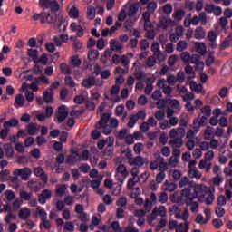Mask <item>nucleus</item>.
<instances>
[{"label":"nucleus","mask_w":232,"mask_h":232,"mask_svg":"<svg viewBox=\"0 0 232 232\" xmlns=\"http://www.w3.org/2000/svg\"><path fill=\"white\" fill-rule=\"evenodd\" d=\"M34 21H39L42 24H55L57 23L58 28H61L63 24L66 23V19L63 14H58L53 12H44L40 14H34L33 15Z\"/></svg>","instance_id":"f257e3e1"},{"label":"nucleus","mask_w":232,"mask_h":232,"mask_svg":"<svg viewBox=\"0 0 232 232\" xmlns=\"http://www.w3.org/2000/svg\"><path fill=\"white\" fill-rule=\"evenodd\" d=\"M96 130H102L104 135H110L113 129L119 128V120L117 118H111V115L108 112L101 114L100 121L95 124Z\"/></svg>","instance_id":"f03ea898"},{"label":"nucleus","mask_w":232,"mask_h":232,"mask_svg":"<svg viewBox=\"0 0 232 232\" xmlns=\"http://www.w3.org/2000/svg\"><path fill=\"white\" fill-rule=\"evenodd\" d=\"M182 197H185L187 200H193L200 195V186L189 184L188 188L181 190Z\"/></svg>","instance_id":"7ed1b4c3"},{"label":"nucleus","mask_w":232,"mask_h":232,"mask_svg":"<svg viewBox=\"0 0 232 232\" xmlns=\"http://www.w3.org/2000/svg\"><path fill=\"white\" fill-rule=\"evenodd\" d=\"M169 228L170 231L176 232H188L189 231V222L185 221L184 223L177 222L176 220L169 221Z\"/></svg>","instance_id":"20e7f679"},{"label":"nucleus","mask_w":232,"mask_h":232,"mask_svg":"<svg viewBox=\"0 0 232 232\" xmlns=\"http://www.w3.org/2000/svg\"><path fill=\"white\" fill-rule=\"evenodd\" d=\"M128 175H130V172H128L126 166L124 164H120L116 169V175H115L116 180H118L119 182H121V184H122L126 179V178L128 177Z\"/></svg>","instance_id":"39448f33"},{"label":"nucleus","mask_w":232,"mask_h":232,"mask_svg":"<svg viewBox=\"0 0 232 232\" xmlns=\"http://www.w3.org/2000/svg\"><path fill=\"white\" fill-rule=\"evenodd\" d=\"M177 23L169 18L162 17L160 19V23L158 24V28L160 30H169L176 26Z\"/></svg>","instance_id":"423d86ee"},{"label":"nucleus","mask_w":232,"mask_h":232,"mask_svg":"<svg viewBox=\"0 0 232 232\" xmlns=\"http://www.w3.org/2000/svg\"><path fill=\"white\" fill-rule=\"evenodd\" d=\"M15 177H21L22 180H28L32 175V169L28 167L16 169L14 171Z\"/></svg>","instance_id":"0eeeda50"},{"label":"nucleus","mask_w":232,"mask_h":232,"mask_svg":"<svg viewBox=\"0 0 232 232\" xmlns=\"http://www.w3.org/2000/svg\"><path fill=\"white\" fill-rule=\"evenodd\" d=\"M74 211L76 215H78V218L81 222H88V220H90V216H88V213L84 212V206L76 204Z\"/></svg>","instance_id":"6e6552de"},{"label":"nucleus","mask_w":232,"mask_h":232,"mask_svg":"<svg viewBox=\"0 0 232 232\" xmlns=\"http://www.w3.org/2000/svg\"><path fill=\"white\" fill-rule=\"evenodd\" d=\"M191 64H195L194 68L197 72H203L205 63L200 60V55L198 54H192L190 56Z\"/></svg>","instance_id":"1a4fd4ad"},{"label":"nucleus","mask_w":232,"mask_h":232,"mask_svg":"<svg viewBox=\"0 0 232 232\" xmlns=\"http://www.w3.org/2000/svg\"><path fill=\"white\" fill-rule=\"evenodd\" d=\"M67 118H68V110H66V106L65 105L60 106L56 112L57 122L61 124L64 122Z\"/></svg>","instance_id":"9d476101"},{"label":"nucleus","mask_w":232,"mask_h":232,"mask_svg":"<svg viewBox=\"0 0 232 232\" xmlns=\"http://www.w3.org/2000/svg\"><path fill=\"white\" fill-rule=\"evenodd\" d=\"M168 215V208H166L164 206H160L158 208H155L150 214V218L152 220H157V217L164 218Z\"/></svg>","instance_id":"9b49d317"},{"label":"nucleus","mask_w":232,"mask_h":232,"mask_svg":"<svg viewBox=\"0 0 232 232\" xmlns=\"http://www.w3.org/2000/svg\"><path fill=\"white\" fill-rule=\"evenodd\" d=\"M169 138L170 139H184V136L186 135V130L182 127H178L177 129H171L169 130Z\"/></svg>","instance_id":"f8f14e48"},{"label":"nucleus","mask_w":232,"mask_h":232,"mask_svg":"<svg viewBox=\"0 0 232 232\" xmlns=\"http://www.w3.org/2000/svg\"><path fill=\"white\" fill-rule=\"evenodd\" d=\"M137 12H139V5L137 4H130L129 5L127 16L129 19H132V21H138L139 16H137Z\"/></svg>","instance_id":"ddd939ff"},{"label":"nucleus","mask_w":232,"mask_h":232,"mask_svg":"<svg viewBox=\"0 0 232 232\" xmlns=\"http://www.w3.org/2000/svg\"><path fill=\"white\" fill-rule=\"evenodd\" d=\"M27 187L29 188V189H31V191H34L35 193H37L41 191V188H43V183L35 179H33L27 182Z\"/></svg>","instance_id":"4468645a"},{"label":"nucleus","mask_w":232,"mask_h":232,"mask_svg":"<svg viewBox=\"0 0 232 232\" xmlns=\"http://www.w3.org/2000/svg\"><path fill=\"white\" fill-rule=\"evenodd\" d=\"M50 198H52V190L45 188L38 196V202L42 205H44L46 204V200H50Z\"/></svg>","instance_id":"2eb2a0df"},{"label":"nucleus","mask_w":232,"mask_h":232,"mask_svg":"<svg viewBox=\"0 0 232 232\" xmlns=\"http://www.w3.org/2000/svg\"><path fill=\"white\" fill-rule=\"evenodd\" d=\"M217 37L218 35L217 34V32L215 31H209L207 36L208 41H209V46L215 50V48L218 47V44H217Z\"/></svg>","instance_id":"dca6fc26"},{"label":"nucleus","mask_w":232,"mask_h":232,"mask_svg":"<svg viewBox=\"0 0 232 232\" xmlns=\"http://www.w3.org/2000/svg\"><path fill=\"white\" fill-rule=\"evenodd\" d=\"M113 144H115V139L113 137H108L106 140H101L97 146L98 150H104V146H110L111 148Z\"/></svg>","instance_id":"f3484780"},{"label":"nucleus","mask_w":232,"mask_h":232,"mask_svg":"<svg viewBox=\"0 0 232 232\" xmlns=\"http://www.w3.org/2000/svg\"><path fill=\"white\" fill-rule=\"evenodd\" d=\"M34 173L35 177H39L41 180L44 182V184L48 183V175L44 173V169L43 168L38 167L34 169Z\"/></svg>","instance_id":"a211bd4d"},{"label":"nucleus","mask_w":232,"mask_h":232,"mask_svg":"<svg viewBox=\"0 0 232 232\" xmlns=\"http://www.w3.org/2000/svg\"><path fill=\"white\" fill-rule=\"evenodd\" d=\"M70 28L72 32H74L76 34L77 37H82L84 35V29L82 26L77 24L75 22H72L70 24Z\"/></svg>","instance_id":"6ab92c4d"},{"label":"nucleus","mask_w":232,"mask_h":232,"mask_svg":"<svg viewBox=\"0 0 232 232\" xmlns=\"http://www.w3.org/2000/svg\"><path fill=\"white\" fill-rule=\"evenodd\" d=\"M146 164V160L141 156H136L131 160H129L130 166H138V168H142Z\"/></svg>","instance_id":"aec40b11"},{"label":"nucleus","mask_w":232,"mask_h":232,"mask_svg":"<svg viewBox=\"0 0 232 232\" xmlns=\"http://www.w3.org/2000/svg\"><path fill=\"white\" fill-rule=\"evenodd\" d=\"M155 83V77H149L145 80V95H150L153 92V84Z\"/></svg>","instance_id":"412c9836"},{"label":"nucleus","mask_w":232,"mask_h":232,"mask_svg":"<svg viewBox=\"0 0 232 232\" xmlns=\"http://www.w3.org/2000/svg\"><path fill=\"white\" fill-rule=\"evenodd\" d=\"M95 84H97V81L93 76H89L88 78L83 79L82 82V86L87 89L92 88V86H95Z\"/></svg>","instance_id":"4be33fe9"},{"label":"nucleus","mask_w":232,"mask_h":232,"mask_svg":"<svg viewBox=\"0 0 232 232\" xmlns=\"http://www.w3.org/2000/svg\"><path fill=\"white\" fill-rule=\"evenodd\" d=\"M110 48L112 50V52H118V53H122V44H121L119 41L115 39H111L110 41Z\"/></svg>","instance_id":"5701e85b"},{"label":"nucleus","mask_w":232,"mask_h":232,"mask_svg":"<svg viewBox=\"0 0 232 232\" xmlns=\"http://www.w3.org/2000/svg\"><path fill=\"white\" fill-rule=\"evenodd\" d=\"M55 46H63V43H68V34H60L59 36H54L53 39Z\"/></svg>","instance_id":"b1692460"},{"label":"nucleus","mask_w":232,"mask_h":232,"mask_svg":"<svg viewBox=\"0 0 232 232\" xmlns=\"http://www.w3.org/2000/svg\"><path fill=\"white\" fill-rule=\"evenodd\" d=\"M195 50L197 53H199L200 55H206V53L208 52V47H206V44L197 42L195 43Z\"/></svg>","instance_id":"393cba45"},{"label":"nucleus","mask_w":232,"mask_h":232,"mask_svg":"<svg viewBox=\"0 0 232 232\" xmlns=\"http://www.w3.org/2000/svg\"><path fill=\"white\" fill-rule=\"evenodd\" d=\"M67 162L69 164H75L76 162H81V154L79 152L74 151L67 158Z\"/></svg>","instance_id":"a878e982"},{"label":"nucleus","mask_w":232,"mask_h":232,"mask_svg":"<svg viewBox=\"0 0 232 232\" xmlns=\"http://www.w3.org/2000/svg\"><path fill=\"white\" fill-rule=\"evenodd\" d=\"M31 215H32V210H30V208H24L20 209V211L18 213V217L22 220H27V218H30Z\"/></svg>","instance_id":"bb28decb"},{"label":"nucleus","mask_w":232,"mask_h":232,"mask_svg":"<svg viewBox=\"0 0 232 232\" xmlns=\"http://www.w3.org/2000/svg\"><path fill=\"white\" fill-rule=\"evenodd\" d=\"M171 140H169V145L171 148H182L184 145V140L182 138H170Z\"/></svg>","instance_id":"cd10ccee"},{"label":"nucleus","mask_w":232,"mask_h":232,"mask_svg":"<svg viewBox=\"0 0 232 232\" xmlns=\"http://www.w3.org/2000/svg\"><path fill=\"white\" fill-rule=\"evenodd\" d=\"M199 169H205L206 173H209L211 171V163L208 161V160H200L198 163Z\"/></svg>","instance_id":"c85d7f7f"},{"label":"nucleus","mask_w":232,"mask_h":232,"mask_svg":"<svg viewBox=\"0 0 232 232\" xmlns=\"http://www.w3.org/2000/svg\"><path fill=\"white\" fill-rule=\"evenodd\" d=\"M27 55L34 61L35 64L39 63V51L35 49H28Z\"/></svg>","instance_id":"c756f323"},{"label":"nucleus","mask_w":232,"mask_h":232,"mask_svg":"<svg viewBox=\"0 0 232 232\" xmlns=\"http://www.w3.org/2000/svg\"><path fill=\"white\" fill-rule=\"evenodd\" d=\"M26 100L23 94H17L14 98V106L15 108H23Z\"/></svg>","instance_id":"7c9ffc66"},{"label":"nucleus","mask_w":232,"mask_h":232,"mask_svg":"<svg viewBox=\"0 0 232 232\" xmlns=\"http://www.w3.org/2000/svg\"><path fill=\"white\" fill-rule=\"evenodd\" d=\"M188 177L190 179H197V180H200L202 179V172L197 169H191L188 170Z\"/></svg>","instance_id":"2f4dec72"},{"label":"nucleus","mask_w":232,"mask_h":232,"mask_svg":"<svg viewBox=\"0 0 232 232\" xmlns=\"http://www.w3.org/2000/svg\"><path fill=\"white\" fill-rule=\"evenodd\" d=\"M44 101L47 104L53 102V91L52 90H47L44 92Z\"/></svg>","instance_id":"473e14b6"},{"label":"nucleus","mask_w":232,"mask_h":232,"mask_svg":"<svg viewBox=\"0 0 232 232\" xmlns=\"http://www.w3.org/2000/svg\"><path fill=\"white\" fill-rule=\"evenodd\" d=\"M194 37L195 39H204V37H206V31H204V27L199 26L195 30L194 33Z\"/></svg>","instance_id":"72a5a7b5"},{"label":"nucleus","mask_w":232,"mask_h":232,"mask_svg":"<svg viewBox=\"0 0 232 232\" xmlns=\"http://www.w3.org/2000/svg\"><path fill=\"white\" fill-rule=\"evenodd\" d=\"M176 218L187 222L188 218H189V210H188V208H185L182 212L176 213Z\"/></svg>","instance_id":"f704fd0d"},{"label":"nucleus","mask_w":232,"mask_h":232,"mask_svg":"<svg viewBox=\"0 0 232 232\" xmlns=\"http://www.w3.org/2000/svg\"><path fill=\"white\" fill-rule=\"evenodd\" d=\"M115 114L117 117H122L123 119H126V117H128V112H124V105L121 104L118 105L115 109Z\"/></svg>","instance_id":"c9c22d12"},{"label":"nucleus","mask_w":232,"mask_h":232,"mask_svg":"<svg viewBox=\"0 0 232 232\" xmlns=\"http://www.w3.org/2000/svg\"><path fill=\"white\" fill-rule=\"evenodd\" d=\"M203 137H204L205 140H211V139H213L215 137V132L213 131V129H211V127H208L204 130Z\"/></svg>","instance_id":"e433bc0d"},{"label":"nucleus","mask_w":232,"mask_h":232,"mask_svg":"<svg viewBox=\"0 0 232 232\" xmlns=\"http://www.w3.org/2000/svg\"><path fill=\"white\" fill-rule=\"evenodd\" d=\"M18 124L19 121L15 118H13L4 122V128H7L9 130V128H15V126H17Z\"/></svg>","instance_id":"4c0bfd02"},{"label":"nucleus","mask_w":232,"mask_h":232,"mask_svg":"<svg viewBox=\"0 0 232 232\" xmlns=\"http://www.w3.org/2000/svg\"><path fill=\"white\" fill-rule=\"evenodd\" d=\"M75 231V223L73 221H66L63 225V232Z\"/></svg>","instance_id":"58836bf2"},{"label":"nucleus","mask_w":232,"mask_h":232,"mask_svg":"<svg viewBox=\"0 0 232 232\" xmlns=\"http://www.w3.org/2000/svg\"><path fill=\"white\" fill-rule=\"evenodd\" d=\"M28 135H36L37 133V123H29L26 126Z\"/></svg>","instance_id":"ea45409f"},{"label":"nucleus","mask_w":232,"mask_h":232,"mask_svg":"<svg viewBox=\"0 0 232 232\" xmlns=\"http://www.w3.org/2000/svg\"><path fill=\"white\" fill-rule=\"evenodd\" d=\"M164 188L165 191H169L170 193H173V191L177 189V184H175L174 182L165 181Z\"/></svg>","instance_id":"a19ab883"},{"label":"nucleus","mask_w":232,"mask_h":232,"mask_svg":"<svg viewBox=\"0 0 232 232\" xmlns=\"http://www.w3.org/2000/svg\"><path fill=\"white\" fill-rule=\"evenodd\" d=\"M190 89L192 90V92H196V93H202V90H204V86H202V84H198L195 82H191Z\"/></svg>","instance_id":"79ce46f5"},{"label":"nucleus","mask_w":232,"mask_h":232,"mask_svg":"<svg viewBox=\"0 0 232 232\" xmlns=\"http://www.w3.org/2000/svg\"><path fill=\"white\" fill-rule=\"evenodd\" d=\"M184 15H186V12L179 9L173 13L172 17L175 21H182V19H184Z\"/></svg>","instance_id":"37998d69"},{"label":"nucleus","mask_w":232,"mask_h":232,"mask_svg":"<svg viewBox=\"0 0 232 232\" xmlns=\"http://www.w3.org/2000/svg\"><path fill=\"white\" fill-rule=\"evenodd\" d=\"M48 8H51L50 12L56 14V12H59L60 8L59 3L56 0H51V2H49Z\"/></svg>","instance_id":"c03bdc74"},{"label":"nucleus","mask_w":232,"mask_h":232,"mask_svg":"<svg viewBox=\"0 0 232 232\" xmlns=\"http://www.w3.org/2000/svg\"><path fill=\"white\" fill-rule=\"evenodd\" d=\"M36 214L40 217L41 220H46L48 218V213L41 207L36 208Z\"/></svg>","instance_id":"a18cd8bd"},{"label":"nucleus","mask_w":232,"mask_h":232,"mask_svg":"<svg viewBox=\"0 0 232 232\" xmlns=\"http://www.w3.org/2000/svg\"><path fill=\"white\" fill-rule=\"evenodd\" d=\"M180 59L184 64H189L191 61V54L188 52H183L180 54Z\"/></svg>","instance_id":"49530a36"},{"label":"nucleus","mask_w":232,"mask_h":232,"mask_svg":"<svg viewBox=\"0 0 232 232\" xmlns=\"http://www.w3.org/2000/svg\"><path fill=\"white\" fill-rule=\"evenodd\" d=\"M5 222L7 224H12L14 221L17 220V216L12 212H9L4 218Z\"/></svg>","instance_id":"de8ad7c7"},{"label":"nucleus","mask_w":232,"mask_h":232,"mask_svg":"<svg viewBox=\"0 0 232 232\" xmlns=\"http://www.w3.org/2000/svg\"><path fill=\"white\" fill-rule=\"evenodd\" d=\"M187 49H188V42H186L185 40H180L177 44V47H176L177 52H184V50H187Z\"/></svg>","instance_id":"09e8293b"},{"label":"nucleus","mask_w":232,"mask_h":232,"mask_svg":"<svg viewBox=\"0 0 232 232\" xmlns=\"http://www.w3.org/2000/svg\"><path fill=\"white\" fill-rule=\"evenodd\" d=\"M145 64L148 66V68H153V66L157 64V59L154 55L149 56L145 61Z\"/></svg>","instance_id":"8fccbe9b"},{"label":"nucleus","mask_w":232,"mask_h":232,"mask_svg":"<svg viewBox=\"0 0 232 232\" xmlns=\"http://www.w3.org/2000/svg\"><path fill=\"white\" fill-rule=\"evenodd\" d=\"M4 150H5L6 157H14V147H12V144H5Z\"/></svg>","instance_id":"3c124183"},{"label":"nucleus","mask_w":232,"mask_h":232,"mask_svg":"<svg viewBox=\"0 0 232 232\" xmlns=\"http://www.w3.org/2000/svg\"><path fill=\"white\" fill-rule=\"evenodd\" d=\"M60 70L62 73H64L65 75H70L72 73V68H70V65L64 63H61Z\"/></svg>","instance_id":"603ef678"},{"label":"nucleus","mask_w":232,"mask_h":232,"mask_svg":"<svg viewBox=\"0 0 232 232\" xmlns=\"http://www.w3.org/2000/svg\"><path fill=\"white\" fill-rule=\"evenodd\" d=\"M69 17L72 19H79V9L75 6H72L69 11Z\"/></svg>","instance_id":"864d4df0"},{"label":"nucleus","mask_w":232,"mask_h":232,"mask_svg":"<svg viewBox=\"0 0 232 232\" xmlns=\"http://www.w3.org/2000/svg\"><path fill=\"white\" fill-rule=\"evenodd\" d=\"M88 59L89 61H95L99 59V51L98 50H91L88 53Z\"/></svg>","instance_id":"5fc2aeb1"},{"label":"nucleus","mask_w":232,"mask_h":232,"mask_svg":"<svg viewBox=\"0 0 232 232\" xmlns=\"http://www.w3.org/2000/svg\"><path fill=\"white\" fill-rule=\"evenodd\" d=\"M66 193V185H60L56 188L55 195L56 197H63Z\"/></svg>","instance_id":"6e6d98bb"},{"label":"nucleus","mask_w":232,"mask_h":232,"mask_svg":"<svg viewBox=\"0 0 232 232\" xmlns=\"http://www.w3.org/2000/svg\"><path fill=\"white\" fill-rule=\"evenodd\" d=\"M158 202H160V204H166V202H168V193L165 191L160 192L158 196Z\"/></svg>","instance_id":"4d7b16f0"},{"label":"nucleus","mask_w":232,"mask_h":232,"mask_svg":"<svg viewBox=\"0 0 232 232\" xmlns=\"http://www.w3.org/2000/svg\"><path fill=\"white\" fill-rule=\"evenodd\" d=\"M154 117L155 119H157V121H164L166 117V112L162 110H159L154 113Z\"/></svg>","instance_id":"13d9d810"},{"label":"nucleus","mask_w":232,"mask_h":232,"mask_svg":"<svg viewBox=\"0 0 232 232\" xmlns=\"http://www.w3.org/2000/svg\"><path fill=\"white\" fill-rule=\"evenodd\" d=\"M20 198L28 202V200L32 198V193H29L26 190H22L20 191Z\"/></svg>","instance_id":"bf43d9fd"},{"label":"nucleus","mask_w":232,"mask_h":232,"mask_svg":"<svg viewBox=\"0 0 232 232\" xmlns=\"http://www.w3.org/2000/svg\"><path fill=\"white\" fill-rule=\"evenodd\" d=\"M139 182V178H130L128 180V184H127V188L128 189H133V188H135V184Z\"/></svg>","instance_id":"052dcab7"},{"label":"nucleus","mask_w":232,"mask_h":232,"mask_svg":"<svg viewBox=\"0 0 232 232\" xmlns=\"http://www.w3.org/2000/svg\"><path fill=\"white\" fill-rule=\"evenodd\" d=\"M160 130H169L171 126L169 125V121L161 120L159 123Z\"/></svg>","instance_id":"680f3d73"},{"label":"nucleus","mask_w":232,"mask_h":232,"mask_svg":"<svg viewBox=\"0 0 232 232\" xmlns=\"http://www.w3.org/2000/svg\"><path fill=\"white\" fill-rule=\"evenodd\" d=\"M205 160H208V162H211L213 159H215V152L213 150H208L203 158Z\"/></svg>","instance_id":"e2e57ef3"},{"label":"nucleus","mask_w":232,"mask_h":232,"mask_svg":"<svg viewBox=\"0 0 232 232\" xmlns=\"http://www.w3.org/2000/svg\"><path fill=\"white\" fill-rule=\"evenodd\" d=\"M87 17L88 19H90L91 21L95 19V8L89 6L87 8Z\"/></svg>","instance_id":"0e129e2a"},{"label":"nucleus","mask_w":232,"mask_h":232,"mask_svg":"<svg viewBox=\"0 0 232 232\" xmlns=\"http://www.w3.org/2000/svg\"><path fill=\"white\" fill-rule=\"evenodd\" d=\"M218 24L221 26L222 30H227V17H221L218 20Z\"/></svg>","instance_id":"69168bd1"},{"label":"nucleus","mask_w":232,"mask_h":232,"mask_svg":"<svg viewBox=\"0 0 232 232\" xmlns=\"http://www.w3.org/2000/svg\"><path fill=\"white\" fill-rule=\"evenodd\" d=\"M214 63H215V55H213V53H210L207 56V59L205 61V64H206V66H211Z\"/></svg>","instance_id":"338daca9"},{"label":"nucleus","mask_w":232,"mask_h":232,"mask_svg":"<svg viewBox=\"0 0 232 232\" xmlns=\"http://www.w3.org/2000/svg\"><path fill=\"white\" fill-rule=\"evenodd\" d=\"M111 232H121V226L118 221H113L111 226Z\"/></svg>","instance_id":"774afa93"}]
</instances>
